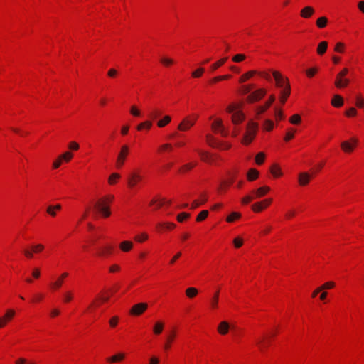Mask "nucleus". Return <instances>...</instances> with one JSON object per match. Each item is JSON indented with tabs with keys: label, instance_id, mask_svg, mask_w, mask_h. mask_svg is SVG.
Segmentation results:
<instances>
[{
	"label": "nucleus",
	"instance_id": "1",
	"mask_svg": "<svg viewBox=\"0 0 364 364\" xmlns=\"http://www.w3.org/2000/svg\"><path fill=\"white\" fill-rule=\"evenodd\" d=\"M255 75H258L269 82H274L275 87L282 90V91H290L291 90L289 79L281 72L272 69L249 70L240 77L239 82L244 83Z\"/></svg>",
	"mask_w": 364,
	"mask_h": 364
},
{
	"label": "nucleus",
	"instance_id": "2",
	"mask_svg": "<svg viewBox=\"0 0 364 364\" xmlns=\"http://www.w3.org/2000/svg\"><path fill=\"white\" fill-rule=\"evenodd\" d=\"M247 95L242 97V102L233 103L227 107V112L232 114V122L234 124L241 123L244 119V114L239 109L242 107L243 102L254 103L264 97V92H246Z\"/></svg>",
	"mask_w": 364,
	"mask_h": 364
},
{
	"label": "nucleus",
	"instance_id": "3",
	"mask_svg": "<svg viewBox=\"0 0 364 364\" xmlns=\"http://www.w3.org/2000/svg\"><path fill=\"white\" fill-rule=\"evenodd\" d=\"M114 200V196L108 195L99 199L94 205V208L104 217H109L111 214L109 205Z\"/></svg>",
	"mask_w": 364,
	"mask_h": 364
},
{
	"label": "nucleus",
	"instance_id": "4",
	"mask_svg": "<svg viewBox=\"0 0 364 364\" xmlns=\"http://www.w3.org/2000/svg\"><path fill=\"white\" fill-rule=\"evenodd\" d=\"M258 125L257 123L250 122L247 126L246 132L242 138V142L247 145L252 142L257 133Z\"/></svg>",
	"mask_w": 364,
	"mask_h": 364
},
{
	"label": "nucleus",
	"instance_id": "5",
	"mask_svg": "<svg viewBox=\"0 0 364 364\" xmlns=\"http://www.w3.org/2000/svg\"><path fill=\"white\" fill-rule=\"evenodd\" d=\"M348 73V68H343L336 77L335 85L338 89H343L347 87L350 80L346 78V75Z\"/></svg>",
	"mask_w": 364,
	"mask_h": 364
},
{
	"label": "nucleus",
	"instance_id": "6",
	"mask_svg": "<svg viewBox=\"0 0 364 364\" xmlns=\"http://www.w3.org/2000/svg\"><path fill=\"white\" fill-rule=\"evenodd\" d=\"M129 149L127 145H123L121 147L120 151L118 154L116 165L117 168L122 167L129 154Z\"/></svg>",
	"mask_w": 364,
	"mask_h": 364
},
{
	"label": "nucleus",
	"instance_id": "7",
	"mask_svg": "<svg viewBox=\"0 0 364 364\" xmlns=\"http://www.w3.org/2000/svg\"><path fill=\"white\" fill-rule=\"evenodd\" d=\"M148 308L146 303H138L134 305L129 311V313L134 316L142 314Z\"/></svg>",
	"mask_w": 364,
	"mask_h": 364
},
{
	"label": "nucleus",
	"instance_id": "8",
	"mask_svg": "<svg viewBox=\"0 0 364 364\" xmlns=\"http://www.w3.org/2000/svg\"><path fill=\"white\" fill-rule=\"evenodd\" d=\"M142 180V176L137 172H132L127 178V183L130 188L135 187Z\"/></svg>",
	"mask_w": 364,
	"mask_h": 364
},
{
	"label": "nucleus",
	"instance_id": "9",
	"mask_svg": "<svg viewBox=\"0 0 364 364\" xmlns=\"http://www.w3.org/2000/svg\"><path fill=\"white\" fill-rule=\"evenodd\" d=\"M358 143V139L352 138L350 141H345L341 144V149L346 153H350L353 151L355 146Z\"/></svg>",
	"mask_w": 364,
	"mask_h": 364
},
{
	"label": "nucleus",
	"instance_id": "10",
	"mask_svg": "<svg viewBox=\"0 0 364 364\" xmlns=\"http://www.w3.org/2000/svg\"><path fill=\"white\" fill-rule=\"evenodd\" d=\"M196 118L191 119L190 117L185 118L178 127V129L181 131L188 130L195 124Z\"/></svg>",
	"mask_w": 364,
	"mask_h": 364
},
{
	"label": "nucleus",
	"instance_id": "11",
	"mask_svg": "<svg viewBox=\"0 0 364 364\" xmlns=\"http://www.w3.org/2000/svg\"><path fill=\"white\" fill-rule=\"evenodd\" d=\"M212 128L215 131H218L222 136H226L228 134V131H226L225 128L223 127L221 119H216L212 124Z\"/></svg>",
	"mask_w": 364,
	"mask_h": 364
},
{
	"label": "nucleus",
	"instance_id": "12",
	"mask_svg": "<svg viewBox=\"0 0 364 364\" xmlns=\"http://www.w3.org/2000/svg\"><path fill=\"white\" fill-rule=\"evenodd\" d=\"M15 315V311L13 309H9L6 311L4 316L0 317V328L5 326L6 323L11 320Z\"/></svg>",
	"mask_w": 364,
	"mask_h": 364
},
{
	"label": "nucleus",
	"instance_id": "13",
	"mask_svg": "<svg viewBox=\"0 0 364 364\" xmlns=\"http://www.w3.org/2000/svg\"><path fill=\"white\" fill-rule=\"evenodd\" d=\"M207 142L213 147H218L223 149H227L230 147L229 145H223L220 142L215 140L211 135H207Z\"/></svg>",
	"mask_w": 364,
	"mask_h": 364
},
{
	"label": "nucleus",
	"instance_id": "14",
	"mask_svg": "<svg viewBox=\"0 0 364 364\" xmlns=\"http://www.w3.org/2000/svg\"><path fill=\"white\" fill-rule=\"evenodd\" d=\"M315 13L314 9L311 6H304L300 11V16L304 18H311Z\"/></svg>",
	"mask_w": 364,
	"mask_h": 364
},
{
	"label": "nucleus",
	"instance_id": "15",
	"mask_svg": "<svg viewBox=\"0 0 364 364\" xmlns=\"http://www.w3.org/2000/svg\"><path fill=\"white\" fill-rule=\"evenodd\" d=\"M274 100H275L274 96L271 95L264 105L257 107V114H259L264 112L267 109V108L272 105V103L274 101Z\"/></svg>",
	"mask_w": 364,
	"mask_h": 364
},
{
	"label": "nucleus",
	"instance_id": "16",
	"mask_svg": "<svg viewBox=\"0 0 364 364\" xmlns=\"http://www.w3.org/2000/svg\"><path fill=\"white\" fill-rule=\"evenodd\" d=\"M311 176L306 172L301 173L299 175V183L301 186H306L309 183Z\"/></svg>",
	"mask_w": 364,
	"mask_h": 364
},
{
	"label": "nucleus",
	"instance_id": "17",
	"mask_svg": "<svg viewBox=\"0 0 364 364\" xmlns=\"http://www.w3.org/2000/svg\"><path fill=\"white\" fill-rule=\"evenodd\" d=\"M230 326L227 321H222L219 323L218 327V331L221 335H225L228 333Z\"/></svg>",
	"mask_w": 364,
	"mask_h": 364
},
{
	"label": "nucleus",
	"instance_id": "18",
	"mask_svg": "<svg viewBox=\"0 0 364 364\" xmlns=\"http://www.w3.org/2000/svg\"><path fill=\"white\" fill-rule=\"evenodd\" d=\"M270 190L269 187L268 186H263L261 188H259L257 190L252 191V193L255 194V198H260L264 196L268 193V191Z\"/></svg>",
	"mask_w": 364,
	"mask_h": 364
},
{
	"label": "nucleus",
	"instance_id": "19",
	"mask_svg": "<svg viewBox=\"0 0 364 364\" xmlns=\"http://www.w3.org/2000/svg\"><path fill=\"white\" fill-rule=\"evenodd\" d=\"M176 336V331H172L170 332V333L167 336L166 343L164 345V348L165 350H168L171 348V344L173 341Z\"/></svg>",
	"mask_w": 364,
	"mask_h": 364
},
{
	"label": "nucleus",
	"instance_id": "20",
	"mask_svg": "<svg viewBox=\"0 0 364 364\" xmlns=\"http://www.w3.org/2000/svg\"><path fill=\"white\" fill-rule=\"evenodd\" d=\"M164 328V323L161 321H157L155 322L153 326V333L155 335H159L162 333Z\"/></svg>",
	"mask_w": 364,
	"mask_h": 364
},
{
	"label": "nucleus",
	"instance_id": "21",
	"mask_svg": "<svg viewBox=\"0 0 364 364\" xmlns=\"http://www.w3.org/2000/svg\"><path fill=\"white\" fill-rule=\"evenodd\" d=\"M331 104L333 106L336 107H341L343 104V100L342 97L340 95H333L332 100H331Z\"/></svg>",
	"mask_w": 364,
	"mask_h": 364
},
{
	"label": "nucleus",
	"instance_id": "22",
	"mask_svg": "<svg viewBox=\"0 0 364 364\" xmlns=\"http://www.w3.org/2000/svg\"><path fill=\"white\" fill-rule=\"evenodd\" d=\"M119 247L123 252H129L132 249L133 243L131 241H123L120 243Z\"/></svg>",
	"mask_w": 364,
	"mask_h": 364
},
{
	"label": "nucleus",
	"instance_id": "23",
	"mask_svg": "<svg viewBox=\"0 0 364 364\" xmlns=\"http://www.w3.org/2000/svg\"><path fill=\"white\" fill-rule=\"evenodd\" d=\"M231 77V75H220V76H217V77H213L211 79H210L208 82V83L212 86L215 83L220 81V80H227V79H229L230 77Z\"/></svg>",
	"mask_w": 364,
	"mask_h": 364
},
{
	"label": "nucleus",
	"instance_id": "24",
	"mask_svg": "<svg viewBox=\"0 0 364 364\" xmlns=\"http://www.w3.org/2000/svg\"><path fill=\"white\" fill-rule=\"evenodd\" d=\"M68 277V273L65 272L62 274L60 278H58L55 282L52 283L51 287L53 289H58L61 287L63 284V280L64 278Z\"/></svg>",
	"mask_w": 364,
	"mask_h": 364
},
{
	"label": "nucleus",
	"instance_id": "25",
	"mask_svg": "<svg viewBox=\"0 0 364 364\" xmlns=\"http://www.w3.org/2000/svg\"><path fill=\"white\" fill-rule=\"evenodd\" d=\"M125 355L124 353H119L112 357L107 358V361L109 363H116L122 360L124 358Z\"/></svg>",
	"mask_w": 364,
	"mask_h": 364
},
{
	"label": "nucleus",
	"instance_id": "26",
	"mask_svg": "<svg viewBox=\"0 0 364 364\" xmlns=\"http://www.w3.org/2000/svg\"><path fill=\"white\" fill-rule=\"evenodd\" d=\"M328 48V43L326 41L321 42L317 48V53L320 55L324 54Z\"/></svg>",
	"mask_w": 364,
	"mask_h": 364
},
{
	"label": "nucleus",
	"instance_id": "27",
	"mask_svg": "<svg viewBox=\"0 0 364 364\" xmlns=\"http://www.w3.org/2000/svg\"><path fill=\"white\" fill-rule=\"evenodd\" d=\"M205 73V68L198 67L191 73V77L193 78H200Z\"/></svg>",
	"mask_w": 364,
	"mask_h": 364
},
{
	"label": "nucleus",
	"instance_id": "28",
	"mask_svg": "<svg viewBox=\"0 0 364 364\" xmlns=\"http://www.w3.org/2000/svg\"><path fill=\"white\" fill-rule=\"evenodd\" d=\"M327 23H328V19L325 16H321V17H319L317 20H316V26L319 28H323L326 26L327 25Z\"/></svg>",
	"mask_w": 364,
	"mask_h": 364
},
{
	"label": "nucleus",
	"instance_id": "29",
	"mask_svg": "<svg viewBox=\"0 0 364 364\" xmlns=\"http://www.w3.org/2000/svg\"><path fill=\"white\" fill-rule=\"evenodd\" d=\"M227 59H228V58L225 57V58L220 59L217 62L212 64L210 66L211 70L213 71H214V70H217L218 68H219L220 66H222L226 62Z\"/></svg>",
	"mask_w": 364,
	"mask_h": 364
},
{
	"label": "nucleus",
	"instance_id": "30",
	"mask_svg": "<svg viewBox=\"0 0 364 364\" xmlns=\"http://www.w3.org/2000/svg\"><path fill=\"white\" fill-rule=\"evenodd\" d=\"M259 176V172L256 169L252 168L247 173V179L250 181L255 180Z\"/></svg>",
	"mask_w": 364,
	"mask_h": 364
},
{
	"label": "nucleus",
	"instance_id": "31",
	"mask_svg": "<svg viewBox=\"0 0 364 364\" xmlns=\"http://www.w3.org/2000/svg\"><path fill=\"white\" fill-rule=\"evenodd\" d=\"M198 289L195 287H188L186 290V294L189 298H193L198 294Z\"/></svg>",
	"mask_w": 364,
	"mask_h": 364
},
{
	"label": "nucleus",
	"instance_id": "32",
	"mask_svg": "<svg viewBox=\"0 0 364 364\" xmlns=\"http://www.w3.org/2000/svg\"><path fill=\"white\" fill-rule=\"evenodd\" d=\"M270 171H271V173L274 177H279V176H282V173L280 170V168L277 164H274L271 167Z\"/></svg>",
	"mask_w": 364,
	"mask_h": 364
},
{
	"label": "nucleus",
	"instance_id": "33",
	"mask_svg": "<svg viewBox=\"0 0 364 364\" xmlns=\"http://www.w3.org/2000/svg\"><path fill=\"white\" fill-rule=\"evenodd\" d=\"M240 217L241 214L240 213L232 212L227 217L226 220L228 223H232L235 220L239 219Z\"/></svg>",
	"mask_w": 364,
	"mask_h": 364
},
{
	"label": "nucleus",
	"instance_id": "34",
	"mask_svg": "<svg viewBox=\"0 0 364 364\" xmlns=\"http://www.w3.org/2000/svg\"><path fill=\"white\" fill-rule=\"evenodd\" d=\"M173 150V146L169 143H166L161 145L159 148V152L171 151Z\"/></svg>",
	"mask_w": 364,
	"mask_h": 364
},
{
	"label": "nucleus",
	"instance_id": "35",
	"mask_svg": "<svg viewBox=\"0 0 364 364\" xmlns=\"http://www.w3.org/2000/svg\"><path fill=\"white\" fill-rule=\"evenodd\" d=\"M218 300L217 295H213V296L210 300V306L212 309H216L218 304Z\"/></svg>",
	"mask_w": 364,
	"mask_h": 364
},
{
	"label": "nucleus",
	"instance_id": "36",
	"mask_svg": "<svg viewBox=\"0 0 364 364\" xmlns=\"http://www.w3.org/2000/svg\"><path fill=\"white\" fill-rule=\"evenodd\" d=\"M170 122H171V117L169 116H166L164 117L163 119L159 120L158 122V126L159 127H163L165 125H166L167 124H168Z\"/></svg>",
	"mask_w": 364,
	"mask_h": 364
},
{
	"label": "nucleus",
	"instance_id": "37",
	"mask_svg": "<svg viewBox=\"0 0 364 364\" xmlns=\"http://www.w3.org/2000/svg\"><path fill=\"white\" fill-rule=\"evenodd\" d=\"M208 215V210H203L201 211L197 216L196 220L198 222L202 221L205 220Z\"/></svg>",
	"mask_w": 364,
	"mask_h": 364
},
{
	"label": "nucleus",
	"instance_id": "38",
	"mask_svg": "<svg viewBox=\"0 0 364 364\" xmlns=\"http://www.w3.org/2000/svg\"><path fill=\"white\" fill-rule=\"evenodd\" d=\"M119 74L118 70L115 68H111L107 71V76L110 78H115Z\"/></svg>",
	"mask_w": 364,
	"mask_h": 364
},
{
	"label": "nucleus",
	"instance_id": "39",
	"mask_svg": "<svg viewBox=\"0 0 364 364\" xmlns=\"http://www.w3.org/2000/svg\"><path fill=\"white\" fill-rule=\"evenodd\" d=\"M265 158V155L263 152H259L257 154L255 157V161L257 164H262L264 162Z\"/></svg>",
	"mask_w": 364,
	"mask_h": 364
},
{
	"label": "nucleus",
	"instance_id": "40",
	"mask_svg": "<svg viewBox=\"0 0 364 364\" xmlns=\"http://www.w3.org/2000/svg\"><path fill=\"white\" fill-rule=\"evenodd\" d=\"M59 157L62 161L65 160V161H69L72 159L73 154L69 151H66L62 155H60Z\"/></svg>",
	"mask_w": 364,
	"mask_h": 364
},
{
	"label": "nucleus",
	"instance_id": "41",
	"mask_svg": "<svg viewBox=\"0 0 364 364\" xmlns=\"http://www.w3.org/2000/svg\"><path fill=\"white\" fill-rule=\"evenodd\" d=\"M264 208V207L262 205V203H256L252 205V209L255 212H259Z\"/></svg>",
	"mask_w": 364,
	"mask_h": 364
},
{
	"label": "nucleus",
	"instance_id": "42",
	"mask_svg": "<svg viewBox=\"0 0 364 364\" xmlns=\"http://www.w3.org/2000/svg\"><path fill=\"white\" fill-rule=\"evenodd\" d=\"M160 61L165 66H169L173 63V60L172 59L165 57L161 58Z\"/></svg>",
	"mask_w": 364,
	"mask_h": 364
},
{
	"label": "nucleus",
	"instance_id": "43",
	"mask_svg": "<svg viewBox=\"0 0 364 364\" xmlns=\"http://www.w3.org/2000/svg\"><path fill=\"white\" fill-rule=\"evenodd\" d=\"M120 178V175L116 173H114L110 175L109 178V184H114L115 183V181Z\"/></svg>",
	"mask_w": 364,
	"mask_h": 364
},
{
	"label": "nucleus",
	"instance_id": "44",
	"mask_svg": "<svg viewBox=\"0 0 364 364\" xmlns=\"http://www.w3.org/2000/svg\"><path fill=\"white\" fill-rule=\"evenodd\" d=\"M334 286H335V283L333 282H328L324 283L320 287H321V290H323V289H331V288L334 287Z\"/></svg>",
	"mask_w": 364,
	"mask_h": 364
},
{
	"label": "nucleus",
	"instance_id": "45",
	"mask_svg": "<svg viewBox=\"0 0 364 364\" xmlns=\"http://www.w3.org/2000/svg\"><path fill=\"white\" fill-rule=\"evenodd\" d=\"M151 127V122L149 121H146L145 122H143V123H141L140 124H139L137 129H138V130H141L144 128L150 129Z\"/></svg>",
	"mask_w": 364,
	"mask_h": 364
},
{
	"label": "nucleus",
	"instance_id": "46",
	"mask_svg": "<svg viewBox=\"0 0 364 364\" xmlns=\"http://www.w3.org/2000/svg\"><path fill=\"white\" fill-rule=\"evenodd\" d=\"M198 154L200 155L201 159L204 161H209L210 160V156L207 152H204L200 150H198Z\"/></svg>",
	"mask_w": 364,
	"mask_h": 364
},
{
	"label": "nucleus",
	"instance_id": "47",
	"mask_svg": "<svg viewBox=\"0 0 364 364\" xmlns=\"http://www.w3.org/2000/svg\"><path fill=\"white\" fill-rule=\"evenodd\" d=\"M245 58H246L245 55L243 54H237L235 56H233L232 61H234L235 63H239V62H241L243 60H245Z\"/></svg>",
	"mask_w": 364,
	"mask_h": 364
},
{
	"label": "nucleus",
	"instance_id": "48",
	"mask_svg": "<svg viewBox=\"0 0 364 364\" xmlns=\"http://www.w3.org/2000/svg\"><path fill=\"white\" fill-rule=\"evenodd\" d=\"M292 124H299L301 122V117L299 114H294L289 119Z\"/></svg>",
	"mask_w": 364,
	"mask_h": 364
},
{
	"label": "nucleus",
	"instance_id": "49",
	"mask_svg": "<svg viewBox=\"0 0 364 364\" xmlns=\"http://www.w3.org/2000/svg\"><path fill=\"white\" fill-rule=\"evenodd\" d=\"M273 122L272 121L269 120V119H267L264 121V129L267 130V131H270L273 129Z\"/></svg>",
	"mask_w": 364,
	"mask_h": 364
},
{
	"label": "nucleus",
	"instance_id": "50",
	"mask_svg": "<svg viewBox=\"0 0 364 364\" xmlns=\"http://www.w3.org/2000/svg\"><path fill=\"white\" fill-rule=\"evenodd\" d=\"M190 217V214L186 213H181L177 216V220L178 222H183L185 219H187Z\"/></svg>",
	"mask_w": 364,
	"mask_h": 364
},
{
	"label": "nucleus",
	"instance_id": "51",
	"mask_svg": "<svg viewBox=\"0 0 364 364\" xmlns=\"http://www.w3.org/2000/svg\"><path fill=\"white\" fill-rule=\"evenodd\" d=\"M15 364H34V363L29 361L24 358H20L16 360Z\"/></svg>",
	"mask_w": 364,
	"mask_h": 364
},
{
	"label": "nucleus",
	"instance_id": "52",
	"mask_svg": "<svg viewBox=\"0 0 364 364\" xmlns=\"http://www.w3.org/2000/svg\"><path fill=\"white\" fill-rule=\"evenodd\" d=\"M255 197L251 195H247L242 198V204H247L250 202H251Z\"/></svg>",
	"mask_w": 364,
	"mask_h": 364
},
{
	"label": "nucleus",
	"instance_id": "53",
	"mask_svg": "<svg viewBox=\"0 0 364 364\" xmlns=\"http://www.w3.org/2000/svg\"><path fill=\"white\" fill-rule=\"evenodd\" d=\"M148 235L146 233H142L140 235H137L135 237V240H136L139 242H142L147 240Z\"/></svg>",
	"mask_w": 364,
	"mask_h": 364
},
{
	"label": "nucleus",
	"instance_id": "54",
	"mask_svg": "<svg viewBox=\"0 0 364 364\" xmlns=\"http://www.w3.org/2000/svg\"><path fill=\"white\" fill-rule=\"evenodd\" d=\"M112 250V247L111 246L105 247L102 249L101 252H100V255H105L111 253Z\"/></svg>",
	"mask_w": 364,
	"mask_h": 364
},
{
	"label": "nucleus",
	"instance_id": "55",
	"mask_svg": "<svg viewBox=\"0 0 364 364\" xmlns=\"http://www.w3.org/2000/svg\"><path fill=\"white\" fill-rule=\"evenodd\" d=\"M316 68H312L306 70V74L309 77H313L317 72Z\"/></svg>",
	"mask_w": 364,
	"mask_h": 364
},
{
	"label": "nucleus",
	"instance_id": "56",
	"mask_svg": "<svg viewBox=\"0 0 364 364\" xmlns=\"http://www.w3.org/2000/svg\"><path fill=\"white\" fill-rule=\"evenodd\" d=\"M233 244L236 248H239L242 245L243 240L240 237L235 238L233 240Z\"/></svg>",
	"mask_w": 364,
	"mask_h": 364
},
{
	"label": "nucleus",
	"instance_id": "57",
	"mask_svg": "<svg viewBox=\"0 0 364 364\" xmlns=\"http://www.w3.org/2000/svg\"><path fill=\"white\" fill-rule=\"evenodd\" d=\"M44 249V246L42 244H37L32 246V250L33 252H39Z\"/></svg>",
	"mask_w": 364,
	"mask_h": 364
},
{
	"label": "nucleus",
	"instance_id": "58",
	"mask_svg": "<svg viewBox=\"0 0 364 364\" xmlns=\"http://www.w3.org/2000/svg\"><path fill=\"white\" fill-rule=\"evenodd\" d=\"M356 106L360 107V108H364V99L360 97H358L356 98Z\"/></svg>",
	"mask_w": 364,
	"mask_h": 364
},
{
	"label": "nucleus",
	"instance_id": "59",
	"mask_svg": "<svg viewBox=\"0 0 364 364\" xmlns=\"http://www.w3.org/2000/svg\"><path fill=\"white\" fill-rule=\"evenodd\" d=\"M159 225L165 227L168 230L173 229L176 226V225L172 223H160V224H159Z\"/></svg>",
	"mask_w": 364,
	"mask_h": 364
},
{
	"label": "nucleus",
	"instance_id": "60",
	"mask_svg": "<svg viewBox=\"0 0 364 364\" xmlns=\"http://www.w3.org/2000/svg\"><path fill=\"white\" fill-rule=\"evenodd\" d=\"M47 213L50 215L51 216L53 217H55L56 215V212H55V210L54 208V207H53V205H49L48 208H47Z\"/></svg>",
	"mask_w": 364,
	"mask_h": 364
},
{
	"label": "nucleus",
	"instance_id": "61",
	"mask_svg": "<svg viewBox=\"0 0 364 364\" xmlns=\"http://www.w3.org/2000/svg\"><path fill=\"white\" fill-rule=\"evenodd\" d=\"M23 253H24V255L26 257H27L28 259H31L33 257L34 252H33V250H29L28 249H26V250H24Z\"/></svg>",
	"mask_w": 364,
	"mask_h": 364
},
{
	"label": "nucleus",
	"instance_id": "62",
	"mask_svg": "<svg viewBox=\"0 0 364 364\" xmlns=\"http://www.w3.org/2000/svg\"><path fill=\"white\" fill-rule=\"evenodd\" d=\"M32 276L35 279H38L41 276V271L38 268H34L32 271Z\"/></svg>",
	"mask_w": 364,
	"mask_h": 364
},
{
	"label": "nucleus",
	"instance_id": "63",
	"mask_svg": "<svg viewBox=\"0 0 364 364\" xmlns=\"http://www.w3.org/2000/svg\"><path fill=\"white\" fill-rule=\"evenodd\" d=\"M356 113V109L353 107L350 108L346 112V114L348 117L355 116Z\"/></svg>",
	"mask_w": 364,
	"mask_h": 364
},
{
	"label": "nucleus",
	"instance_id": "64",
	"mask_svg": "<svg viewBox=\"0 0 364 364\" xmlns=\"http://www.w3.org/2000/svg\"><path fill=\"white\" fill-rule=\"evenodd\" d=\"M119 318L117 316H114L109 320V324L111 327H115L118 323Z\"/></svg>",
	"mask_w": 364,
	"mask_h": 364
}]
</instances>
